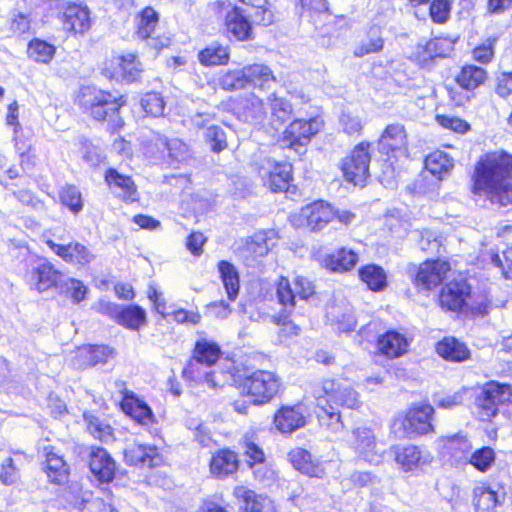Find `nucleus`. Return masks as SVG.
<instances>
[{"instance_id": "nucleus-20", "label": "nucleus", "mask_w": 512, "mask_h": 512, "mask_svg": "<svg viewBox=\"0 0 512 512\" xmlns=\"http://www.w3.org/2000/svg\"><path fill=\"white\" fill-rule=\"evenodd\" d=\"M105 181L117 198L125 202H135L138 200L137 187L131 177L120 174L117 170L110 168L105 173Z\"/></svg>"}, {"instance_id": "nucleus-22", "label": "nucleus", "mask_w": 512, "mask_h": 512, "mask_svg": "<svg viewBox=\"0 0 512 512\" xmlns=\"http://www.w3.org/2000/svg\"><path fill=\"white\" fill-rule=\"evenodd\" d=\"M124 459L128 465L152 468L162 463V457L155 446L132 445L125 449Z\"/></svg>"}, {"instance_id": "nucleus-33", "label": "nucleus", "mask_w": 512, "mask_h": 512, "mask_svg": "<svg viewBox=\"0 0 512 512\" xmlns=\"http://www.w3.org/2000/svg\"><path fill=\"white\" fill-rule=\"evenodd\" d=\"M289 460L293 467L308 477H322V469L311 459V454L302 448L293 449L289 453Z\"/></svg>"}, {"instance_id": "nucleus-31", "label": "nucleus", "mask_w": 512, "mask_h": 512, "mask_svg": "<svg viewBox=\"0 0 512 512\" xmlns=\"http://www.w3.org/2000/svg\"><path fill=\"white\" fill-rule=\"evenodd\" d=\"M269 250L266 233H256L247 241L241 256L247 266H255L256 259L267 255Z\"/></svg>"}, {"instance_id": "nucleus-56", "label": "nucleus", "mask_w": 512, "mask_h": 512, "mask_svg": "<svg viewBox=\"0 0 512 512\" xmlns=\"http://www.w3.org/2000/svg\"><path fill=\"white\" fill-rule=\"evenodd\" d=\"M58 290L60 293L70 295L74 303L81 302L87 293V287L82 281L67 277L63 274Z\"/></svg>"}, {"instance_id": "nucleus-21", "label": "nucleus", "mask_w": 512, "mask_h": 512, "mask_svg": "<svg viewBox=\"0 0 512 512\" xmlns=\"http://www.w3.org/2000/svg\"><path fill=\"white\" fill-rule=\"evenodd\" d=\"M469 295L470 287L465 280L451 281L442 288L439 301L443 308L458 311L466 305Z\"/></svg>"}, {"instance_id": "nucleus-24", "label": "nucleus", "mask_w": 512, "mask_h": 512, "mask_svg": "<svg viewBox=\"0 0 512 512\" xmlns=\"http://www.w3.org/2000/svg\"><path fill=\"white\" fill-rule=\"evenodd\" d=\"M89 467L97 480H114L116 462L105 449L100 447L91 449Z\"/></svg>"}, {"instance_id": "nucleus-38", "label": "nucleus", "mask_w": 512, "mask_h": 512, "mask_svg": "<svg viewBox=\"0 0 512 512\" xmlns=\"http://www.w3.org/2000/svg\"><path fill=\"white\" fill-rule=\"evenodd\" d=\"M45 457L43 470L51 480L68 477L69 466L63 457L54 451V448H45Z\"/></svg>"}, {"instance_id": "nucleus-43", "label": "nucleus", "mask_w": 512, "mask_h": 512, "mask_svg": "<svg viewBox=\"0 0 512 512\" xmlns=\"http://www.w3.org/2000/svg\"><path fill=\"white\" fill-rule=\"evenodd\" d=\"M396 462L405 470L409 471L428 461L422 456V452L414 445L397 449L395 452Z\"/></svg>"}, {"instance_id": "nucleus-53", "label": "nucleus", "mask_w": 512, "mask_h": 512, "mask_svg": "<svg viewBox=\"0 0 512 512\" xmlns=\"http://www.w3.org/2000/svg\"><path fill=\"white\" fill-rule=\"evenodd\" d=\"M61 203L72 213L78 214L83 209V200L80 190L74 185H65L59 192Z\"/></svg>"}, {"instance_id": "nucleus-11", "label": "nucleus", "mask_w": 512, "mask_h": 512, "mask_svg": "<svg viewBox=\"0 0 512 512\" xmlns=\"http://www.w3.org/2000/svg\"><path fill=\"white\" fill-rule=\"evenodd\" d=\"M378 149L389 158L408 159V136L404 125L400 123L387 125L378 140Z\"/></svg>"}, {"instance_id": "nucleus-34", "label": "nucleus", "mask_w": 512, "mask_h": 512, "mask_svg": "<svg viewBox=\"0 0 512 512\" xmlns=\"http://www.w3.org/2000/svg\"><path fill=\"white\" fill-rule=\"evenodd\" d=\"M437 353L446 360L461 362L469 358L470 351L466 345L455 338H445L436 346Z\"/></svg>"}, {"instance_id": "nucleus-57", "label": "nucleus", "mask_w": 512, "mask_h": 512, "mask_svg": "<svg viewBox=\"0 0 512 512\" xmlns=\"http://www.w3.org/2000/svg\"><path fill=\"white\" fill-rule=\"evenodd\" d=\"M205 140L213 152L219 153L227 148V138L224 129L211 125L205 132Z\"/></svg>"}, {"instance_id": "nucleus-61", "label": "nucleus", "mask_w": 512, "mask_h": 512, "mask_svg": "<svg viewBox=\"0 0 512 512\" xmlns=\"http://www.w3.org/2000/svg\"><path fill=\"white\" fill-rule=\"evenodd\" d=\"M452 0H433L430 5V16L436 23H445L451 11Z\"/></svg>"}, {"instance_id": "nucleus-55", "label": "nucleus", "mask_w": 512, "mask_h": 512, "mask_svg": "<svg viewBox=\"0 0 512 512\" xmlns=\"http://www.w3.org/2000/svg\"><path fill=\"white\" fill-rule=\"evenodd\" d=\"M245 67L242 69L228 70L219 78V86L227 91L243 89L247 85Z\"/></svg>"}, {"instance_id": "nucleus-37", "label": "nucleus", "mask_w": 512, "mask_h": 512, "mask_svg": "<svg viewBox=\"0 0 512 512\" xmlns=\"http://www.w3.org/2000/svg\"><path fill=\"white\" fill-rule=\"evenodd\" d=\"M115 321L125 328L138 330L146 323V313L137 305L121 306Z\"/></svg>"}, {"instance_id": "nucleus-58", "label": "nucleus", "mask_w": 512, "mask_h": 512, "mask_svg": "<svg viewBox=\"0 0 512 512\" xmlns=\"http://www.w3.org/2000/svg\"><path fill=\"white\" fill-rule=\"evenodd\" d=\"M271 114L273 121H277L280 124L287 121L292 113V107L288 101L283 98L276 97L272 94L269 97Z\"/></svg>"}, {"instance_id": "nucleus-8", "label": "nucleus", "mask_w": 512, "mask_h": 512, "mask_svg": "<svg viewBox=\"0 0 512 512\" xmlns=\"http://www.w3.org/2000/svg\"><path fill=\"white\" fill-rule=\"evenodd\" d=\"M434 408L429 404L415 405L411 407L403 417L394 421L395 432L400 437L413 438L433 431L431 417Z\"/></svg>"}, {"instance_id": "nucleus-29", "label": "nucleus", "mask_w": 512, "mask_h": 512, "mask_svg": "<svg viewBox=\"0 0 512 512\" xmlns=\"http://www.w3.org/2000/svg\"><path fill=\"white\" fill-rule=\"evenodd\" d=\"M238 469V459L235 452L228 449L220 450L211 459V473L217 477H228Z\"/></svg>"}, {"instance_id": "nucleus-2", "label": "nucleus", "mask_w": 512, "mask_h": 512, "mask_svg": "<svg viewBox=\"0 0 512 512\" xmlns=\"http://www.w3.org/2000/svg\"><path fill=\"white\" fill-rule=\"evenodd\" d=\"M317 407L322 411L320 420L328 419L327 427L333 432L342 429L340 407L358 409L361 400L357 391L348 384L335 379H325L313 390Z\"/></svg>"}, {"instance_id": "nucleus-36", "label": "nucleus", "mask_w": 512, "mask_h": 512, "mask_svg": "<svg viewBox=\"0 0 512 512\" xmlns=\"http://www.w3.org/2000/svg\"><path fill=\"white\" fill-rule=\"evenodd\" d=\"M83 420L86 425V430L95 439L106 444L112 443L115 440L113 428L105 421L88 412L83 414Z\"/></svg>"}, {"instance_id": "nucleus-50", "label": "nucleus", "mask_w": 512, "mask_h": 512, "mask_svg": "<svg viewBox=\"0 0 512 512\" xmlns=\"http://www.w3.org/2000/svg\"><path fill=\"white\" fill-rule=\"evenodd\" d=\"M503 237L507 241V249L503 251L504 262L498 254H492L491 263L501 269L505 278H509L512 275V227L503 230Z\"/></svg>"}, {"instance_id": "nucleus-9", "label": "nucleus", "mask_w": 512, "mask_h": 512, "mask_svg": "<svg viewBox=\"0 0 512 512\" xmlns=\"http://www.w3.org/2000/svg\"><path fill=\"white\" fill-rule=\"evenodd\" d=\"M369 143H359L351 153L342 160L341 169L346 181L362 185L369 177L371 155Z\"/></svg>"}, {"instance_id": "nucleus-46", "label": "nucleus", "mask_w": 512, "mask_h": 512, "mask_svg": "<svg viewBox=\"0 0 512 512\" xmlns=\"http://www.w3.org/2000/svg\"><path fill=\"white\" fill-rule=\"evenodd\" d=\"M358 261V255L346 248H341L335 254H332L327 259V267L332 271H348L352 269Z\"/></svg>"}, {"instance_id": "nucleus-25", "label": "nucleus", "mask_w": 512, "mask_h": 512, "mask_svg": "<svg viewBox=\"0 0 512 512\" xmlns=\"http://www.w3.org/2000/svg\"><path fill=\"white\" fill-rule=\"evenodd\" d=\"M242 449L249 461L250 467L254 469V475L260 480H273L274 471L268 469L264 464L265 455L263 450L249 437L245 435L242 440Z\"/></svg>"}, {"instance_id": "nucleus-28", "label": "nucleus", "mask_w": 512, "mask_h": 512, "mask_svg": "<svg viewBox=\"0 0 512 512\" xmlns=\"http://www.w3.org/2000/svg\"><path fill=\"white\" fill-rule=\"evenodd\" d=\"M409 346L408 339L397 331H388L378 339V348L387 357L403 355Z\"/></svg>"}, {"instance_id": "nucleus-30", "label": "nucleus", "mask_w": 512, "mask_h": 512, "mask_svg": "<svg viewBox=\"0 0 512 512\" xmlns=\"http://www.w3.org/2000/svg\"><path fill=\"white\" fill-rule=\"evenodd\" d=\"M122 408L140 424L146 425L153 420V413L150 407L145 402L135 397L132 392L125 393Z\"/></svg>"}, {"instance_id": "nucleus-5", "label": "nucleus", "mask_w": 512, "mask_h": 512, "mask_svg": "<svg viewBox=\"0 0 512 512\" xmlns=\"http://www.w3.org/2000/svg\"><path fill=\"white\" fill-rule=\"evenodd\" d=\"M42 238L50 250L68 264L83 267L95 259V255L84 244L78 241L64 243L69 238V232L63 227L45 231Z\"/></svg>"}, {"instance_id": "nucleus-54", "label": "nucleus", "mask_w": 512, "mask_h": 512, "mask_svg": "<svg viewBox=\"0 0 512 512\" xmlns=\"http://www.w3.org/2000/svg\"><path fill=\"white\" fill-rule=\"evenodd\" d=\"M28 56L39 63L47 64L54 56L55 48L42 40H32L28 45Z\"/></svg>"}, {"instance_id": "nucleus-39", "label": "nucleus", "mask_w": 512, "mask_h": 512, "mask_svg": "<svg viewBox=\"0 0 512 512\" xmlns=\"http://www.w3.org/2000/svg\"><path fill=\"white\" fill-rule=\"evenodd\" d=\"M486 79L487 72L484 68L475 65H465L457 75L456 82L466 90H474L482 85Z\"/></svg>"}, {"instance_id": "nucleus-1", "label": "nucleus", "mask_w": 512, "mask_h": 512, "mask_svg": "<svg viewBox=\"0 0 512 512\" xmlns=\"http://www.w3.org/2000/svg\"><path fill=\"white\" fill-rule=\"evenodd\" d=\"M472 192L501 207L512 204V155L494 152L481 157L472 175Z\"/></svg>"}, {"instance_id": "nucleus-41", "label": "nucleus", "mask_w": 512, "mask_h": 512, "mask_svg": "<svg viewBox=\"0 0 512 512\" xmlns=\"http://www.w3.org/2000/svg\"><path fill=\"white\" fill-rule=\"evenodd\" d=\"M113 356V349L104 345H96L81 348L78 351L80 366H95L106 363Z\"/></svg>"}, {"instance_id": "nucleus-16", "label": "nucleus", "mask_w": 512, "mask_h": 512, "mask_svg": "<svg viewBox=\"0 0 512 512\" xmlns=\"http://www.w3.org/2000/svg\"><path fill=\"white\" fill-rule=\"evenodd\" d=\"M473 491V503L476 512H493L500 505L506 495V487L502 482H481Z\"/></svg>"}, {"instance_id": "nucleus-63", "label": "nucleus", "mask_w": 512, "mask_h": 512, "mask_svg": "<svg viewBox=\"0 0 512 512\" xmlns=\"http://www.w3.org/2000/svg\"><path fill=\"white\" fill-rule=\"evenodd\" d=\"M476 406L479 409V417L483 421L490 420L498 412V405L493 400L487 398L483 393L477 396Z\"/></svg>"}, {"instance_id": "nucleus-10", "label": "nucleus", "mask_w": 512, "mask_h": 512, "mask_svg": "<svg viewBox=\"0 0 512 512\" xmlns=\"http://www.w3.org/2000/svg\"><path fill=\"white\" fill-rule=\"evenodd\" d=\"M244 388L255 404H265L278 393L280 381L273 372L257 370L245 378Z\"/></svg>"}, {"instance_id": "nucleus-47", "label": "nucleus", "mask_w": 512, "mask_h": 512, "mask_svg": "<svg viewBox=\"0 0 512 512\" xmlns=\"http://www.w3.org/2000/svg\"><path fill=\"white\" fill-rule=\"evenodd\" d=\"M160 144L168 151L170 164L185 162L190 157V150L186 143L178 138H159Z\"/></svg>"}, {"instance_id": "nucleus-14", "label": "nucleus", "mask_w": 512, "mask_h": 512, "mask_svg": "<svg viewBox=\"0 0 512 512\" xmlns=\"http://www.w3.org/2000/svg\"><path fill=\"white\" fill-rule=\"evenodd\" d=\"M62 276L63 273L47 258L38 257L27 273V281L32 289L44 292L51 287L58 289Z\"/></svg>"}, {"instance_id": "nucleus-49", "label": "nucleus", "mask_w": 512, "mask_h": 512, "mask_svg": "<svg viewBox=\"0 0 512 512\" xmlns=\"http://www.w3.org/2000/svg\"><path fill=\"white\" fill-rule=\"evenodd\" d=\"M247 85L264 88L269 82L275 81V77L271 69L264 64H253L245 66Z\"/></svg>"}, {"instance_id": "nucleus-4", "label": "nucleus", "mask_w": 512, "mask_h": 512, "mask_svg": "<svg viewBox=\"0 0 512 512\" xmlns=\"http://www.w3.org/2000/svg\"><path fill=\"white\" fill-rule=\"evenodd\" d=\"M276 294L278 302L283 306V313L275 316L277 324L281 325V336H297L301 328L292 321H288V315L296 306V299L308 300L315 294V286L306 277L296 276L291 283L287 278L282 277L277 283Z\"/></svg>"}, {"instance_id": "nucleus-32", "label": "nucleus", "mask_w": 512, "mask_h": 512, "mask_svg": "<svg viewBox=\"0 0 512 512\" xmlns=\"http://www.w3.org/2000/svg\"><path fill=\"white\" fill-rule=\"evenodd\" d=\"M217 267L228 299L234 301L238 296L240 288L238 270L232 263L226 260L219 261Z\"/></svg>"}, {"instance_id": "nucleus-62", "label": "nucleus", "mask_w": 512, "mask_h": 512, "mask_svg": "<svg viewBox=\"0 0 512 512\" xmlns=\"http://www.w3.org/2000/svg\"><path fill=\"white\" fill-rule=\"evenodd\" d=\"M494 461V451L489 447L481 448L475 451L470 459V463L478 470L485 471Z\"/></svg>"}, {"instance_id": "nucleus-40", "label": "nucleus", "mask_w": 512, "mask_h": 512, "mask_svg": "<svg viewBox=\"0 0 512 512\" xmlns=\"http://www.w3.org/2000/svg\"><path fill=\"white\" fill-rule=\"evenodd\" d=\"M221 355L220 347L217 343L202 337L196 341L192 358L204 362L207 367L216 363Z\"/></svg>"}, {"instance_id": "nucleus-44", "label": "nucleus", "mask_w": 512, "mask_h": 512, "mask_svg": "<svg viewBox=\"0 0 512 512\" xmlns=\"http://www.w3.org/2000/svg\"><path fill=\"white\" fill-rule=\"evenodd\" d=\"M116 72L115 76L120 77L126 82H134L138 79L142 68L141 64L136 60L132 54L127 56L118 57L116 59Z\"/></svg>"}, {"instance_id": "nucleus-52", "label": "nucleus", "mask_w": 512, "mask_h": 512, "mask_svg": "<svg viewBox=\"0 0 512 512\" xmlns=\"http://www.w3.org/2000/svg\"><path fill=\"white\" fill-rule=\"evenodd\" d=\"M481 393L493 400L498 406L512 400V386L496 381L486 383L482 387Z\"/></svg>"}, {"instance_id": "nucleus-17", "label": "nucleus", "mask_w": 512, "mask_h": 512, "mask_svg": "<svg viewBox=\"0 0 512 512\" xmlns=\"http://www.w3.org/2000/svg\"><path fill=\"white\" fill-rule=\"evenodd\" d=\"M233 495L238 512H277L270 497L258 494L245 486H236Z\"/></svg>"}, {"instance_id": "nucleus-35", "label": "nucleus", "mask_w": 512, "mask_h": 512, "mask_svg": "<svg viewBox=\"0 0 512 512\" xmlns=\"http://www.w3.org/2000/svg\"><path fill=\"white\" fill-rule=\"evenodd\" d=\"M183 376L196 382H205L210 388H216L214 374L204 362L191 358L183 369Z\"/></svg>"}, {"instance_id": "nucleus-27", "label": "nucleus", "mask_w": 512, "mask_h": 512, "mask_svg": "<svg viewBox=\"0 0 512 512\" xmlns=\"http://www.w3.org/2000/svg\"><path fill=\"white\" fill-rule=\"evenodd\" d=\"M305 416L300 406L282 407L274 416L276 428L282 433H292L305 425Z\"/></svg>"}, {"instance_id": "nucleus-6", "label": "nucleus", "mask_w": 512, "mask_h": 512, "mask_svg": "<svg viewBox=\"0 0 512 512\" xmlns=\"http://www.w3.org/2000/svg\"><path fill=\"white\" fill-rule=\"evenodd\" d=\"M77 102L95 120L103 121L108 117H115L119 109L126 104V98L123 95H115L96 87L87 86L81 88Z\"/></svg>"}, {"instance_id": "nucleus-60", "label": "nucleus", "mask_w": 512, "mask_h": 512, "mask_svg": "<svg viewBox=\"0 0 512 512\" xmlns=\"http://www.w3.org/2000/svg\"><path fill=\"white\" fill-rule=\"evenodd\" d=\"M384 41L382 37L374 34L368 39L362 40L354 50L356 57H363L367 54L377 53L383 49Z\"/></svg>"}, {"instance_id": "nucleus-48", "label": "nucleus", "mask_w": 512, "mask_h": 512, "mask_svg": "<svg viewBox=\"0 0 512 512\" xmlns=\"http://www.w3.org/2000/svg\"><path fill=\"white\" fill-rule=\"evenodd\" d=\"M425 167L431 174L441 179L443 174L452 169L453 160L446 153L436 151L426 157Z\"/></svg>"}, {"instance_id": "nucleus-19", "label": "nucleus", "mask_w": 512, "mask_h": 512, "mask_svg": "<svg viewBox=\"0 0 512 512\" xmlns=\"http://www.w3.org/2000/svg\"><path fill=\"white\" fill-rule=\"evenodd\" d=\"M449 270L450 266L446 261H425L418 269L415 285L430 290L441 283Z\"/></svg>"}, {"instance_id": "nucleus-64", "label": "nucleus", "mask_w": 512, "mask_h": 512, "mask_svg": "<svg viewBox=\"0 0 512 512\" xmlns=\"http://www.w3.org/2000/svg\"><path fill=\"white\" fill-rule=\"evenodd\" d=\"M14 197L24 205L31 207L36 211H44L46 209L45 204L42 200L38 199L29 190H19L13 192Z\"/></svg>"}, {"instance_id": "nucleus-26", "label": "nucleus", "mask_w": 512, "mask_h": 512, "mask_svg": "<svg viewBox=\"0 0 512 512\" xmlns=\"http://www.w3.org/2000/svg\"><path fill=\"white\" fill-rule=\"evenodd\" d=\"M64 28L75 33H84L91 27L90 11L81 4H69L64 11Z\"/></svg>"}, {"instance_id": "nucleus-3", "label": "nucleus", "mask_w": 512, "mask_h": 512, "mask_svg": "<svg viewBox=\"0 0 512 512\" xmlns=\"http://www.w3.org/2000/svg\"><path fill=\"white\" fill-rule=\"evenodd\" d=\"M246 7H233L225 15V30L229 37L244 41L250 38L251 22L268 26L273 23V13L266 7L267 0H239Z\"/></svg>"}, {"instance_id": "nucleus-13", "label": "nucleus", "mask_w": 512, "mask_h": 512, "mask_svg": "<svg viewBox=\"0 0 512 512\" xmlns=\"http://www.w3.org/2000/svg\"><path fill=\"white\" fill-rule=\"evenodd\" d=\"M352 434V447L361 458L375 465L382 462L385 444L377 440L372 429L358 427L353 430Z\"/></svg>"}, {"instance_id": "nucleus-7", "label": "nucleus", "mask_w": 512, "mask_h": 512, "mask_svg": "<svg viewBox=\"0 0 512 512\" xmlns=\"http://www.w3.org/2000/svg\"><path fill=\"white\" fill-rule=\"evenodd\" d=\"M56 484H68L71 498L69 502L80 512H118L110 503L106 502L103 496L109 498L108 484L110 482H98L97 491L83 490L81 482H55Z\"/></svg>"}, {"instance_id": "nucleus-51", "label": "nucleus", "mask_w": 512, "mask_h": 512, "mask_svg": "<svg viewBox=\"0 0 512 512\" xmlns=\"http://www.w3.org/2000/svg\"><path fill=\"white\" fill-rule=\"evenodd\" d=\"M158 14L151 7H146L138 17L136 35L138 38L149 39L158 24Z\"/></svg>"}, {"instance_id": "nucleus-59", "label": "nucleus", "mask_w": 512, "mask_h": 512, "mask_svg": "<svg viewBox=\"0 0 512 512\" xmlns=\"http://www.w3.org/2000/svg\"><path fill=\"white\" fill-rule=\"evenodd\" d=\"M141 106L147 114L159 117L163 115L165 102L159 93L151 92L142 97Z\"/></svg>"}, {"instance_id": "nucleus-23", "label": "nucleus", "mask_w": 512, "mask_h": 512, "mask_svg": "<svg viewBox=\"0 0 512 512\" xmlns=\"http://www.w3.org/2000/svg\"><path fill=\"white\" fill-rule=\"evenodd\" d=\"M238 117L247 123L260 124L267 115L266 107L258 96L248 94L240 98L235 106Z\"/></svg>"}, {"instance_id": "nucleus-45", "label": "nucleus", "mask_w": 512, "mask_h": 512, "mask_svg": "<svg viewBox=\"0 0 512 512\" xmlns=\"http://www.w3.org/2000/svg\"><path fill=\"white\" fill-rule=\"evenodd\" d=\"M198 59L205 66L224 65L229 61V51L227 47L213 43L199 52Z\"/></svg>"}, {"instance_id": "nucleus-15", "label": "nucleus", "mask_w": 512, "mask_h": 512, "mask_svg": "<svg viewBox=\"0 0 512 512\" xmlns=\"http://www.w3.org/2000/svg\"><path fill=\"white\" fill-rule=\"evenodd\" d=\"M335 215L336 211L329 203L314 201L300 210L298 225L306 226L311 231H320L335 219Z\"/></svg>"}, {"instance_id": "nucleus-12", "label": "nucleus", "mask_w": 512, "mask_h": 512, "mask_svg": "<svg viewBox=\"0 0 512 512\" xmlns=\"http://www.w3.org/2000/svg\"><path fill=\"white\" fill-rule=\"evenodd\" d=\"M321 127L322 120L316 117L309 120H294L285 129L282 143L284 146L300 153V150L311 141V138L320 131Z\"/></svg>"}, {"instance_id": "nucleus-42", "label": "nucleus", "mask_w": 512, "mask_h": 512, "mask_svg": "<svg viewBox=\"0 0 512 512\" xmlns=\"http://www.w3.org/2000/svg\"><path fill=\"white\" fill-rule=\"evenodd\" d=\"M359 277L373 291H381L387 286L386 272L375 264H369L359 269Z\"/></svg>"}, {"instance_id": "nucleus-18", "label": "nucleus", "mask_w": 512, "mask_h": 512, "mask_svg": "<svg viewBox=\"0 0 512 512\" xmlns=\"http://www.w3.org/2000/svg\"><path fill=\"white\" fill-rule=\"evenodd\" d=\"M259 175L265 186L273 192L285 191L291 179V166L265 159L259 168Z\"/></svg>"}]
</instances>
